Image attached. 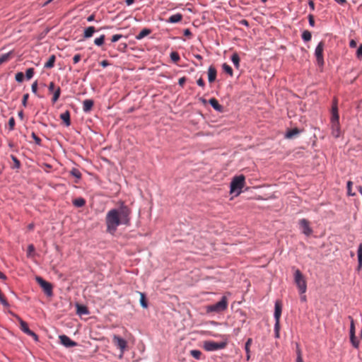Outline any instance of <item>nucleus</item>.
<instances>
[{"label": "nucleus", "instance_id": "nucleus-59", "mask_svg": "<svg viewBox=\"0 0 362 362\" xmlns=\"http://www.w3.org/2000/svg\"><path fill=\"white\" fill-rule=\"evenodd\" d=\"M95 20V15L94 14H91L90 15L88 18H87V21L88 22H92Z\"/></svg>", "mask_w": 362, "mask_h": 362}, {"label": "nucleus", "instance_id": "nucleus-38", "mask_svg": "<svg viewBox=\"0 0 362 362\" xmlns=\"http://www.w3.org/2000/svg\"><path fill=\"white\" fill-rule=\"evenodd\" d=\"M11 158L12 159L14 163L13 168L19 169L21 167L20 160L13 155H11Z\"/></svg>", "mask_w": 362, "mask_h": 362}, {"label": "nucleus", "instance_id": "nucleus-52", "mask_svg": "<svg viewBox=\"0 0 362 362\" xmlns=\"http://www.w3.org/2000/svg\"><path fill=\"white\" fill-rule=\"evenodd\" d=\"M197 83L199 86L202 87V88H204L205 86V83L204 81V80L202 78H199L197 81Z\"/></svg>", "mask_w": 362, "mask_h": 362}, {"label": "nucleus", "instance_id": "nucleus-23", "mask_svg": "<svg viewBox=\"0 0 362 362\" xmlns=\"http://www.w3.org/2000/svg\"><path fill=\"white\" fill-rule=\"evenodd\" d=\"M55 60H56L55 55H54V54L51 55L49 57L47 62L44 64V68L52 69L54 65Z\"/></svg>", "mask_w": 362, "mask_h": 362}, {"label": "nucleus", "instance_id": "nucleus-8", "mask_svg": "<svg viewBox=\"0 0 362 362\" xmlns=\"http://www.w3.org/2000/svg\"><path fill=\"white\" fill-rule=\"evenodd\" d=\"M35 281L41 286V288L43 289L45 293L47 296H49V297L52 296V295H53L52 285L50 283L46 281L40 276H36Z\"/></svg>", "mask_w": 362, "mask_h": 362}, {"label": "nucleus", "instance_id": "nucleus-61", "mask_svg": "<svg viewBox=\"0 0 362 362\" xmlns=\"http://www.w3.org/2000/svg\"><path fill=\"white\" fill-rule=\"evenodd\" d=\"M100 64H101V66L103 67H106V66H107L109 65V63H108L107 61L103 60V61L101 62Z\"/></svg>", "mask_w": 362, "mask_h": 362}, {"label": "nucleus", "instance_id": "nucleus-41", "mask_svg": "<svg viewBox=\"0 0 362 362\" xmlns=\"http://www.w3.org/2000/svg\"><path fill=\"white\" fill-rule=\"evenodd\" d=\"M349 319L351 321L350 323V335L355 334V325H354V321L352 317L349 316Z\"/></svg>", "mask_w": 362, "mask_h": 362}, {"label": "nucleus", "instance_id": "nucleus-44", "mask_svg": "<svg viewBox=\"0 0 362 362\" xmlns=\"http://www.w3.org/2000/svg\"><path fill=\"white\" fill-rule=\"evenodd\" d=\"M15 79L17 82L21 83L24 79V74L22 72H18L15 76Z\"/></svg>", "mask_w": 362, "mask_h": 362}, {"label": "nucleus", "instance_id": "nucleus-40", "mask_svg": "<svg viewBox=\"0 0 362 362\" xmlns=\"http://www.w3.org/2000/svg\"><path fill=\"white\" fill-rule=\"evenodd\" d=\"M34 69L33 68H29L26 70L25 71V78L28 79V80H30V78H33V75H34Z\"/></svg>", "mask_w": 362, "mask_h": 362}, {"label": "nucleus", "instance_id": "nucleus-36", "mask_svg": "<svg viewBox=\"0 0 362 362\" xmlns=\"http://www.w3.org/2000/svg\"><path fill=\"white\" fill-rule=\"evenodd\" d=\"M350 341L354 348H358L359 341L356 339L355 334L350 335Z\"/></svg>", "mask_w": 362, "mask_h": 362}, {"label": "nucleus", "instance_id": "nucleus-17", "mask_svg": "<svg viewBox=\"0 0 362 362\" xmlns=\"http://www.w3.org/2000/svg\"><path fill=\"white\" fill-rule=\"evenodd\" d=\"M94 102L91 99H86L83 102V110L84 112H88L91 110Z\"/></svg>", "mask_w": 362, "mask_h": 362}, {"label": "nucleus", "instance_id": "nucleus-27", "mask_svg": "<svg viewBox=\"0 0 362 362\" xmlns=\"http://www.w3.org/2000/svg\"><path fill=\"white\" fill-rule=\"evenodd\" d=\"M53 97L52 98V103L54 104L59 99L60 94H61V88L60 87L56 88L55 90L52 92Z\"/></svg>", "mask_w": 362, "mask_h": 362}, {"label": "nucleus", "instance_id": "nucleus-25", "mask_svg": "<svg viewBox=\"0 0 362 362\" xmlns=\"http://www.w3.org/2000/svg\"><path fill=\"white\" fill-rule=\"evenodd\" d=\"M12 54L13 51H9L5 54H0V64L8 61Z\"/></svg>", "mask_w": 362, "mask_h": 362}, {"label": "nucleus", "instance_id": "nucleus-55", "mask_svg": "<svg viewBox=\"0 0 362 362\" xmlns=\"http://www.w3.org/2000/svg\"><path fill=\"white\" fill-rule=\"evenodd\" d=\"M35 251V247L33 245L30 244L28 246V254L30 255L31 252Z\"/></svg>", "mask_w": 362, "mask_h": 362}, {"label": "nucleus", "instance_id": "nucleus-20", "mask_svg": "<svg viewBox=\"0 0 362 362\" xmlns=\"http://www.w3.org/2000/svg\"><path fill=\"white\" fill-rule=\"evenodd\" d=\"M61 119L65 123L66 127H69L71 124L70 122V113L68 110L60 115Z\"/></svg>", "mask_w": 362, "mask_h": 362}, {"label": "nucleus", "instance_id": "nucleus-33", "mask_svg": "<svg viewBox=\"0 0 362 362\" xmlns=\"http://www.w3.org/2000/svg\"><path fill=\"white\" fill-rule=\"evenodd\" d=\"M104 41H105V35H101L100 37L95 39L94 44L96 46L100 47L104 44Z\"/></svg>", "mask_w": 362, "mask_h": 362}, {"label": "nucleus", "instance_id": "nucleus-37", "mask_svg": "<svg viewBox=\"0 0 362 362\" xmlns=\"http://www.w3.org/2000/svg\"><path fill=\"white\" fill-rule=\"evenodd\" d=\"M170 57L173 62H177L180 59V55L177 52H172L170 54Z\"/></svg>", "mask_w": 362, "mask_h": 362}, {"label": "nucleus", "instance_id": "nucleus-50", "mask_svg": "<svg viewBox=\"0 0 362 362\" xmlns=\"http://www.w3.org/2000/svg\"><path fill=\"white\" fill-rule=\"evenodd\" d=\"M28 97H29L28 93L23 95V100H22V105L24 107H26V105H27V100L28 99Z\"/></svg>", "mask_w": 362, "mask_h": 362}, {"label": "nucleus", "instance_id": "nucleus-35", "mask_svg": "<svg viewBox=\"0 0 362 362\" xmlns=\"http://www.w3.org/2000/svg\"><path fill=\"white\" fill-rule=\"evenodd\" d=\"M222 69L223 70L227 73L228 74H229L230 76H233V69L232 68L228 65L226 63H224L223 65H222Z\"/></svg>", "mask_w": 362, "mask_h": 362}, {"label": "nucleus", "instance_id": "nucleus-9", "mask_svg": "<svg viewBox=\"0 0 362 362\" xmlns=\"http://www.w3.org/2000/svg\"><path fill=\"white\" fill-rule=\"evenodd\" d=\"M112 339H113V341H114L115 346L120 350V354L119 356V358H122L123 357L124 351L127 346V342L124 339H123L116 334H114L112 336Z\"/></svg>", "mask_w": 362, "mask_h": 362}, {"label": "nucleus", "instance_id": "nucleus-7", "mask_svg": "<svg viewBox=\"0 0 362 362\" xmlns=\"http://www.w3.org/2000/svg\"><path fill=\"white\" fill-rule=\"evenodd\" d=\"M226 342H216L214 341H205L204 342V348L207 351H214L223 349L226 347Z\"/></svg>", "mask_w": 362, "mask_h": 362}, {"label": "nucleus", "instance_id": "nucleus-63", "mask_svg": "<svg viewBox=\"0 0 362 362\" xmlns=\"http://www.w3.org/2000/svg\"><path fill=\"white\" fill-rule=\"evenodd\" d=\"M334 1L341 5H343L346 2V0H334Z\"/></svg>", "mask_w": 362, "mask_h": 362}, {"label": "nucleus", "instance_id": "nucleus-43", "mask_svg": "<svg viewBox=\"0 0 362 362\" xmlns=\"http://www.w3.org/2000/svg\"><path fill=\"white\" fill-rule=\"evenodd\" d=\"M296 354H297L296 362H303L301 351L299 349L298 345H297Z\"/></svg>", "mask_w": 362, "mask_h": 362}, {"label": "nucleus", "instance_id": "nucleus-11", "mask_svg": "<svg viewBox=\"0 0 362 362\" xmlns=\"http://www.w3.org/2000/svg\"><path fill=\"white\" fill-rule=\"evenodd\" d=\"M282 312L281 303L279 300H276L274 304V317L275 323L280 324V317Z\"/></svg>", "mask_w": 362, "mask_h": 362}, {"label": "nucleus", "instance_id": "nucleus-6", "mask_svg": "<svg viewBox=\"0 0 362 362\" xmlns=\"http://www.w3.org/2000/svg\"><path fill=\"white\" fill-rule=\"evenodd\" d=\"M12 315L18 321L21 331L23 332L27 335L33 337L35 341H37L39 340L38 336L34 332L29 329L27 322L23 320L22 318H21L18 315L13 313Z\"/></svg>", "mask_w": 362, "mask_h": 362}, {"label": "nucleus", "instance_id": "nucleus-60", "mask_svg": "<svg viewBox=\"0 0 362 362\" xmlns=\"http://www.w3.org/2000/svg\"><path fill=\"white\" fill-rule=\"evenodd\" d=\"M240 25H245V26H246V27H247V26L249 25V23H248L247 21V20H245V19L241 20V21H240Z\"/></svg>", "mask_w": 362, "mask_h": 362}, {"label": "nucleus", "instance_id": "nucleus-64", "mask_svg": "<svg viewBox=\"0 0 362 362\" xmlns=\"http://www.w3.org/2000/svg\"><path fill=\"white\" fill-rule=\"evenodd\" d=\"M349 46L351 47H355L356 46V42L354 40H351L350 43H349Z\"/></svg>", "mask_w": 362, "mask_h": 362}, {"label": "nucleus", "instance_id": "nucleus-31", "mask_svg": "<svg viewBox=\"0 0 362 362\" xmlns=\"http://www.w3.org/2000/svg\"><path fill=\"white\" fill-rule=\"evenodd\" d=\"M301 37L303 41L308 42L311 40L312 35L309 30H305L302 33Z\"/></svg>", "mask_w": 362, "mask_h": 362}, {"label": "nucleus", "instance_id": "nucleus-45", "mask_svg": "<svg viewBox=\"0 0 362 362\" xmlns=\"http://www.w3.org/2000/svg\"><path fill=\"white\" fill-rule=\"evenodd\" d=\"M31 136L34 139L35 144L37 146H40L41 145V139L35 134V132H32Z\"/></svg>", "mask_w": 362, "mask_h": 362}, {"label": "nucleus", "instance_id": "nucleus-22", "mask_svg": "<svg viewBox=\"0 0 362 362\" xmlns=\"http://www.w3.org/2000/svg\"><path fill=\"white\" fill-rule=\"evenodd\" d=\"M182 18V15L181 13H176L170 16V18L167 20L168 23H176L180 22Z\"/></svg>", "mask_w": 362, "mask_h": 362}, {"label": "nucleus", "instance_id": "nucleus-3", "mask_svg": "<svg viewBox=\"0 0 362 362\" xmlns=\"http://www.w3.org/2000/svg\"><path fill=\"white\" fill-rule=\"evenodd\" d=\"M245 176L243 175L235 176L230 184V193L235 197L240 195L245 185Z\"/></svg>", "mask_w": 362, "mask_h": 362}, {"label": "nucleus", "instance_id": "nucleus-19", "mask_svg": "<svg viewBox=\"0 0 362 362\" xmlns=\"http://www.w3.org/2000/svg\"><path fill=\"white\" fill-rule=\"evenodd\" d=\"M151 33V30L146 28L142 29L140 31V33L136 35L135 38L137 40H141L144 37H146L147 35H148Z\"/></svg>", "mask_w": 362, "mask_h": 362}, {"label": "nucleus", "instance_id": "nucleus-42", "mask_svg": "<svg viewBox=\"0 0 362 362\" xmlns=\"http://www.w3.org/2000/svg\"><path fill=\"white\" fill-rule=\"evenodd\" d=\"M274 330L275 338H279L280 324L275 323Z\"/></svg>", "mask_w": 362, "mask_h": 362}, {"label": "nucleus", "instance_id": "nucleus-26", "mask_svg": "<svg viewBox=\"0 0 362 362\" xmlns=\"http://www.w3.org/2000/svg\"><path fill=\"white\" fill-rule=\"evenodd\" d=\"M231 61L233 63L234 66L236 69H238L240 66V57L238 53H233L231 56Z\"/></svg>", "mask_w": 362, "mask_h": 362}, {"label": "nucleus", "instance_id": "nucleus-57", "mask_svg": "<svg viewBox=\"0 0 362 362\" xmlns=\"http://www.w3.org/2000/svg\"><path fill=\"white\" fill-rule=\"evenodd\" d=\"M308 5L311 11L315 10V4L312 0H309Z\"/></svg>", "mask_w": 362, "mask_h": 362}, {"label": "nucleus", "instance_id": "nucleus-13", "mask_svg": "<svg viewBox=\"0 0 362 362\" xmlns=\"http://www.w3.org/2000/svg\"><path fill=\"white\" fill-rule=\"evenodd\" d=\"M59 339L62 344L67 348L74 347L77 345L76 342L72 341L68 336L64 334L59 336Z\"/></svg>", "mask_w": 362, "mask_h": 362}, {"label": "nucleus", "instance_id": "nucleus-48", "mask_svg": "<svg viewBox=\"0 0 362 362\" xmlns=\"http://www.w3.org/2000/svg\"><path fill=\"white\" fill-rule=\"evenodd\" d=\"M122 37H123V35H121V34H116V35H114L112 37L111 41H112V42H117L119 40H120Z\"/></svg>", "mask_w": 362, "mask_h": 362}, {"label": "nucleus", "instance_id": "nucleus-30", "mask_svg": "<svg viewBox=\"0 0 362 362\" xmlns=\"http://www.w3.org/2000/svg\"><path fill=\"white\" fill-rule=\"evenodd\" d=\"M77 313L79 314V315H88V310L84 305H77Z\"/></svg>", "mask_w": 362, "mask_h": 362}, {"label": "nucleus", "instance_id": "nucleus-39", "mask_svg": "<svg viewBox=\"0 0 362 362\" xmlns=\"http://www.w3.org/2000/svg\"><path fill=\"white\" fill-rule=\"evenodd\" d=\"M352 185H353V182L349 180L347 182L346 187H347V194L349 196H354L355 195V193L352 192Z\"/></svg>", "mask_w": 362, "mask_h": 362}, {"label": "nucleus", "instance_id": "nucleus-58", "mask_svg": "<svg viewBox=\"0 0 362 362\" xmlns=\"http://www.w3.org/2000/svg\"><path fill=\"white\" fill-rule=\"evenodd\" d=\"M183 33L185 36H191L192 35V33H191L190 30L188 28L185 29Z\"/></svg>", "mask_w": 362, "mask_h": 362}, {"label": "nucleus", "instance_id": "nucleus-16", "mask_svg": "<svg viewBox=\"0 0 362 362\" xmlns=\"http://www.w3.org/2000/svg\"><path fill=\"white\" fill-rule=\"evenodd\" d=\"M96 32L95 27L88 26L84 29L83 37L84 39H88L91 37L93 34Z\"/></svg>", "mask_w": 362, "mask_h": 362}, {"label": "nucleus", "instance_id": "nucleus-1", "mask_svg": "<svg viewBox=\"0 0 362 362\" xmlns=\"http://www.w3.org/2000/svg\"><path fill=\"white\" fill-rule=\"evenodd\" d=\"M131 211L123 202L119 209H112L108 211L105 217L107 232L114 234L119 225L128 226L130 223Z\"/></svg>", "mask_w": 362, "mask_h": 362}, {"label": "nucleus", "instance_id": "nucleus-46", "mask_svg": "<svg viewBox=\"0 0 362 362\" xmlns=\"http://www.w3.org/2000/svg\"><path fill=\"white\" fill-rule=\"evenodd\" d=\"M8 127H9V130L10 131H13L14 129V127H15V119L11 117L9 119H8Z\"/></svg>", "mask_w": 362, "mask_h": 362}, {"label": "nucleus", "instance_id": "nucleus-32", "mask_svg": "<svg viewBox=\"0 0 362 362\" xmlns=\"http://www.w3.org/2000/svg\"><path fill=\"white\" fill-rule=\"evenodd\" d=\"M300 131L295 128V129H293L288 132H286V137L288 138V139H291L293 138L294 136L297 135L298 134H299Z\"/></svg>", "mask_w": 362, "mask_h": 362}, {"label": "nucleus", "instance_id": "nucleus-4", "mask_svg": "<svg viewBox=\"0 0 362 362\" xmlns=\"http://www.w3.org/2000/svg\"><path fill=\"white\" fill-rule=\"evenodd\" d=\"M228 299L226 296H222L221 300L216 303L206 306V310L207 313H221L228 308Z\"/></svg>", "mask_w": 362, "mask_h": 362}, {"label": "nucleus", "instance_id": "nucleus-34", "mask_svg": "<svg viewBox=\"0 0 362 362\" xmlns=\"http://www.w3.org/2000/svg\"><path fill=\"white\" fill-rule=\"evenodd\" d=\"M190 355L197 360L200 359L202 352L197 349H193L190 351Z\"/></svg>", "mask_w": 362, "mask_h": 362}, {"label": "nucleus", "instance_id": "nucleus-62", "mask_svg": "<svg viewBox=\"0 0 362 362\" xmlns=\"http://www.w3.org/2000/svg\"><path fill=\"white\" fill-rule=\"evenodd\" d=\"M240 314L243 317L241 320V324L243 325L245 322V315L243 312H240Z\"/></svg>", "mask_w": 362, "mask_h": 362}, {"label": "nucleus", "instance_id": "nucleus-15", "mask_svg": "<svg viewBox=\"0 0 362 362\" xmlns=\"http://www.w3.org/2000/svg\"><path fill=\"white\" fill-rule=\"evenodd\" d=\"M209 103L211 107L217 112H222L223 111V106L219 104L218 101L216 98H212L209 99Z\"/></svg>", "mask_w": 362, "mask_h": 362}, {"label": "nucleus", "instance_id": "nucleus-21", "mask_svg": "<svg viewBox=\"0 0 362 362\" xmlns=\"http://www.w3.org/2000/svg\"><path fill=\"white\" fill-rule=\"evenodd\" d=\"M252 343V339L251 338H248L245 344V351L246 353V360L249 361L250 359V345Z\"/></svg>", "mask_w": 362, "mask_h": 362}, {"label": "nucleus", "instance_id": "nucleus-14", "mask_svg": "<svg viewBox=\"0 0 362 362\" xmlns=\"http://www.w3.org/2000/svg\"><path fill=\"white\" fill-rule=\"evenodd\" d=\"M216 69L214 66H210L208 68V81L209 83H212L216 80Z\"/></svg>", "mask_w": 362, "mask_h": 362}, {"label": "nucleus", "instance_id": "nucleus-47", "mask_svg": "<svg viewBox=\"0 0 362 362\" xmlns=\"http://www.w3.org/2000/svg\"><path fill=\"white\" fill-rule=\"evenodd\" d=\"M356 56L358 59H362V44L359 45L356 50Z\"/></svg>", "mask_w": 362, "mask_h": 362}, {"label": "nucleus", "instance_id": "nucleus-24", "mask_svg": "<svg viewBox=\"0 0 362 362\" xmlns=\"http://www.w3.org/2000/svg\"><path fill=\"white\" fill-rule=\"evenodd\" d=\"M86 204V200L83 197H78L73 200V205L76 207H83Z\"/></svg>", "mask_w": 362, "mask_h": 362}, {"label": "nucleus", "instance_id": "nucleus-56", "mask_svg": "<svg viewBox=\"0 0 362 362\" xmlns=\"http://www.w3.org/2000/svg\"><path fill=\"white\" fill-rule=\"evenodd\" d=\"M185 81H186V78L185 77L180 78L179 80H178L179 86H183V85L185 83Z\"/></svg>", "mask_w": 362, "mask_h": 362}, {"label": "nucleus", "instance_id": "nucleus-28", "mask_svg": "<svg viewBox=\"0 0 362 362\" xmlns=\"http://www.w3.org/2000/svg\"><path fill=\"white\" fill-rule=\"evenodd\" d=\"M70 174L77 179L76 181V183L78 182V180L81 178V173L77 168H72L70 171Z\"/></svg>", "mask_w": 362, "mask_h": 362}, {"label": "nucleus", "instance_id": "nucleus-12", "mask_svg": "<svg viewBox=\"0 0 362 362\" xmlns=\"http://www.w3.org/2000/svg\"><path fill=\"white\" fill-rule=\"evenodd\" d=\"M299 224L302 228V232L303 234H305L306 236H309L312 234L313 230L310 227L309 222L306 219L303 218L300 220Z\"/></svg>", "mask_w": 362, "mask_h": 362}, {"label": "nucleus", "instance_id": "nucleus-5", "mask_svg": "<svg viewBox=\"0 0 362 362\" xmlns=\"http://www.w3.org/2000/svg\"><path fill=\"white\" fill-rule=\"evenodd\" d=\"M294 281L298 288L300 294H304L307 290V284L303 275L299 269L295 271Z\"/></svg>", "mask_w": 362, "mask_h": 362}, {"label": "nucleus", "instance_id": "nucleus-49", "mask_svg": "<svg viewBox=\"0 0 362 362\" xmlns=\"http://www.w3.org/2000/svg\"><path fill=\"white\" fill-rule=\"evenodd\" d=\"M308 22H309V25L311 26V27H314L315 26V21H314V18H313V16L310 14L308 16Z\"/></svg>", "mask_w": 362, "mask_h": 362}, {"label": "nucleus", "instance_id": "nucleus-18", "mask_svg": "<svg viewBox=\"0 0 362 362\" xmlns=\"http://www.w3.org/2000/svg\"><path fill=\"white\" fill-rule=\"evenodd\" d=\"M357 256H358V266H357V271H361L362 269V243H360L358 247L357 250Z\"/></svg>", "mask_w": 362, "mask_h": 362}, {"label": "nucleus", "instance_id": "nucleus-53", "mask_svg": "<svg viewBox=\"0 0 362 362\" xmlns=\"http://www.w3.org/2000/svg\"><path fill=\"white\" fill-rule=\"evenodd\" d=\"M81 54H79L74 55V57L73 58L74 63L77 64L81 60Z\"/></svg>", "mask_w": 362, "mask_h": 362}, {"label": "nucleus", "instance_id": "nucleus-2", "mask_svg": "<svg viewBox=\"0 0 362 362\" xmlns=\"http://www.w3.org/2000/svg\"><path fill=\"white\" fill-rule=\"evenodd\" d=\"M331 129L332 135L335 138H339L341 134V130L337 103H334L332 108Z\"/></svg>", "mask_w": 362, "mask_h": 362}, {"label": "nucleus", "instance_id": "nucleus-54", "mask_svg": "<svg viewBox=\"0 0 362 362\" xmlns=\"http://www.w3.org/2000/svg\"><path fill=\"white\" fill-rule=\"evenodd\" d=\"M31 90H32V92H33V93H37V81L34 82V83L32 84Z\"/></svg>", "mask_w": 362, "mask_h": 362}, {"label": "nucleus", "instance_id": "nucleus-10", "mask_svg": "<svg viewBox=\"0 0 362 362\" xmlns=\"http://www.w3.org/2000/svg\"><path fill=\"white\" fill-rule=\"evenodd\" d=\"M323 48L324 45L322 42H320L318 45L316 46L315 49V55L317 62V64L320 66H322L324 64V58H323Z\"/></svg>", "mask_w": 362, "mask_h": 362}, {"label": "nucleus", "instance_id": "nucleus-29", "mask_svg": "<svg viewBox=\"0 0 362 362\" xmlns=\"http://www.w3.org/2000/svg\"><path fill=\"white\" fill-rule=\"evenodd\" d=\"M139 293L140 295V304L141 307L144 308H146L148 307V303L146 300L145 294L142 292H139Z\"/></svg>", "mask_w": 362, "mask_h": 362}, {"label": "nucleus", "instance_id": "nucleus-51", "mask_svg": "<svg viewBox=\"0 0 362 362\" xmlns=\"http://www.w3.org/2000/svg\"><path fill=\"white\" fill-rule=\"evenodd\" d=\"M55 86H54V82H50L49 86H48V90L49 92L50 93H52L55 90Z\"/></svg>", "mask_w": 362, "mask_h": 362}]
</instances>
